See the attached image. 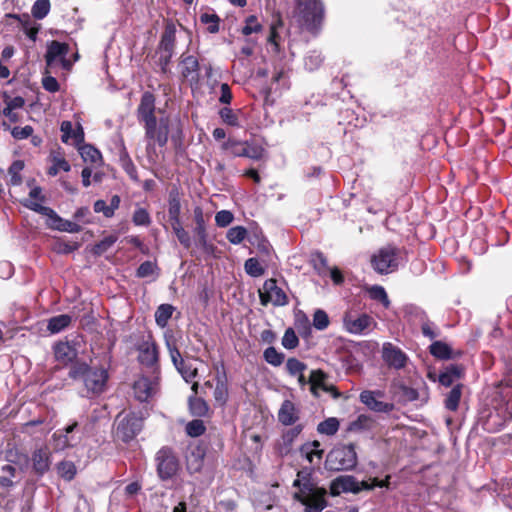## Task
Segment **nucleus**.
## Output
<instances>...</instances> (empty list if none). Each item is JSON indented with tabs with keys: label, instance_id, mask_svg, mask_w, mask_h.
<instances>
[{
	"label": "nucleus",
	"instance_id": "1",
	"mask_svg": "<svg viewBox=\"0 0 512 512\" xmlns=\"http://www.w3.org/2000/svg\"><path fill=\"white\" fill-rule=\"evenodd\" d=\"M293 486L298 490L293 497L305 506L304 512H322L328 505L327 491L311 480V473L304 469L297 473Z\"/></svg>",
	"mask_w": 512,
	"mask_h": 512
},
{
	"label": "nucleus",
	"instance_id": "2",
	"mask_svg": "<svg viewBox=\"0 0 512 512\" xmlns=\"http://www.w3.org/2000/svg\"><path fill=\"white\" fill-rule=\"evenodd\" d=\"M69 377L75 381H81L85 396L92 398L106 390L109 374L104 367L98 368L91 367L86 363H76L71 367Z\"/></svg>",
	"mask_w": 512,
	"mask_h": 512
},
{
	"label": "nucleus",
	"instance_id": "3",
	"mask_svg": "<svg viewBox=\"0 0 512 512\" xmlns=\"http://www.w3.org/2000/svg\"><path fill=\"white\" fill-rule=\"evenodd\" d=\"M30 198L24 201V206L32 211H35L47 217L46 225L57 231L78 233L81 226L75 222L63 219L52 208L41 204L45 200L42 195V189L38 186L31 189L29 193Z\"/></svg>",
	"mask_w": 512,
	"mask_h": 512
},
{
	"label": "nucleus",
	"instance_id": "4",
	"mask_svg": "<svg viewBox=\"0 0 512 512\" xmlns=\"http://www.w3.org/2000/svg\"><path fill=\"white\" fill-rule=\"evenodd\" d=\"M145 138L147 139L146 153L147 159L150 163H155L158 159V154L155 149L157 143L160 147L166 145L169 135V120L166 117H161L145 123Z\"/></svg>",
	"mask_w": 512,
	"mask_h": 512
},
{
	"label": "nucleus",
	"instance_id": "5",
	"mask_svg": "<svg viewBox=\"0 0 512 512\" xmlns=\"http://www.w3.org/2000/svg\"><path fill=\"white\" fill-rule=\"evenodd\" d=\"M323 15V6L319 0H298L294 17L302 28L316 32L322 23Z\"/></svg>",
	"mask_w": 512,
	"mask_h": 512
},
{
	"label": "nucleus",
	"instance_id": "6",
	"mask_svg": "<svg viewBox=\"0 0 512 512\" xmlns=\"http://www.w3.org/2000/svg\"><path fill=\"white\" fill-rule=\"evenodd\" d=\"M357 462L354 444L337 445L327 454L325 467L329 471H348L354 469Z\"/></svg>",
	"mask_w": 512,
	"mask_h": 512
},
{
	"label": "nucleus",
	"instance_id": "7",
	"mask_svg": "<svg viewBox=\"0 0 512 512\" xmlns=\"http://www.w3.org/2000/svg\"><path fill=\"white\" fill-rule=\"evenodd\" d=\"M156 471L162 481L172 479L179 470V460L170 447H162L155 455Z\"/></svg>",
	"mask_w": 512,
	"mask_h": 512
},
{
	"label": "nucleus",
	"instance_id": "8",
	"mask_svg": "<svg viewBox=\"0 0 512 512\" xmlns=\"http://www.w3.org/2000/svg\"><path fill=\"white\" fill-rule=\"evenodd\" d=\"M398 254L399 250L395 246H384L372 256V267L379 274L391 273L398 268Z\"/></svg>",
	"mask_w": 512,
	"mask_h": 512
},
{
	"label": "nucleus",
	"instance_id": "9",
	"mask_svg": "<svg viewBox=\"0 0 512 512\" xmlns=\"http://www.w3.org/2000/svg\"><path fill=\"white\" fill-rule=\"evenodd\" d=\"M117 421L116 436L123 442L134 439L143 427V418L135 412L119 414Z\"/></svg>",
	"mask_w": 512,
	"mask_h": 512
},
{
	"label": "nucleus",
	"instance_id": "10",
	"mask_svg": "<svg viewBox=\"0 0 512 512\" xmlns=\"http://www.w3.org/2000/svg\"><path fill=\"white\" fill-rule=\"evenodd\" d=\"M376 325L374 319L366 313L355 316L352 312H346L343 315V327L350 334H366Z\"/></svg>",
	"mask_w": 512,
	"mask_h": 512
},
{
	"label": "nucleus",
	"instance_id": "11",
	"mask_svg": "<svg viewBox=\"0 0 512 512\" xmlns=\"http://www.w3.org/2000/svg\"><path fill=\"white\" fill-rule=\"evenodd\" d=\"M373 486L368 485L366 482H358L354 476L342 475L335 478L330 484V493L332 496H338L341 493H358L361 490H369Z\"/></svg>",
	"mask_w": 512,
	"mask_h": 512
},
{
	"label": "nucleus",
	"instance_id": "12",
	"mask_svg": "<svg viewBox=\"0 0 512 512\" xmlns=\"http://www.w3.org/2000/svg\"><path fill=\"white\" fill-rule=\"evenodd\" d=\"M259 297L262 305L271 302L275 306H285L288 304V298L285 292L277 286L276 280L267 279L263 287L259 290Z\"/></svg>",
	"mask_w": 512,
	"mask_h": 512
},
{
	"label": "nucleus",
	"instance_id": "13",
	"mask_svg": "<svg viewBox=\"0 0 512 512\" xmlns=\"http://www.w3.org/2000/svg\"><path fill=\"white\" fill-rule=\"evenodd\" d=\"M381 354L385 364L396 370L403 369L409 359L401 348L390 342L383 343Z\"/></svg>",
	"mask_w": 512,
	"mask_h": 512
},
{
	"label": "nucleus",
	"instance_id": "14",
	"mask_svg": "<svg viewBox=\"0 0 512 512\" xmlns=\"http://www.w3.org/2000/svg\"><path fill=\"white\" fill-rule=\"evenodd\" d=\"M69 52V46L66 43H61L58 41H52L47 47V51L45 54V60L47 66H53L57 62H60L62 67L65 69H69L71 63L66 59V56Z\"/></svg>",
	"mask_w": 512,
	"mask_h": 512
},
{
	"label": "nucleus",
	"instance_id": "15",
	"mask_svg": "<svg viewBox=\"0 0 512 512\" xmlns=\"http://www.w3.org/2000/svg\"><path fill=\"white\" fill-rule=\"evenodd\" d=\"M383 395V392L379 390H364L360 393L359 399L368 409L374 412L389 413L394 409V405L378 400V398L383 397Z\"/></svg>",
	"mask_w": 512,
	"mask_h": 512
},
{
	"label": "nucleus",
	"instance_id": "16",
	"mask_svg": "<svg viewBox=\"0 0 512 512\" xmlns=\"http://www.w3.org/2000/svg\"><path fill=\"white\" fill-rule=\"evenodd\" d=\"M13 451L5 452V459H0V487L10 489L14 487V478L17 476V470L12 464Z\"/></svg>",
	"mask_w": 512,
	"mask_h": 512
},
{
	"label": "nucleus",
	"instance_id": "17",
	"mask_svg": "<svg viewBox=\"0 0 512 512\" xmlns=\"http://www.w3.org/2000/svg\"><path fill=\"white\" fill-rule=\"evenodd\" d=\"M180 74L183 79L191 84H197L199 81V61L193 55L182 54L179 62Z\"/></svg>",
	"mask_w": 512,
	"mask_h": 512
},
{
	"label": "nucleus",
	"instance_id": "18",
	"mask_svg": "<svg viewBox=\"0 0 512 512\" xmlns=\"http://www.w3.org/2000/svg\"><path fill=\"white\" fill-rule=\"evenodd\" d=\"M135 397L143 402L152 397L158 390V380L156 377H141L133 385Z\"/></svg>",
	"mask_w": 512,
	"mask_h": 512
},
{
	"label": "nucleus",
	"instance_id": "19",
	"mask_svg": "<svg viewBox=\"0 0 512 512\" xmlns=\"http://www.w3.org/2000/svg\"><path fill=\"white\" fill-rule=\"evenodd\" d=\"M137 117L139 122L143 124L155 120V97L152 93H143L137 108Z\"/></svg>",
	"mask_w": 512,
	"mask_h": 512
},
{
	"label": "nucleus",
	"instance_id": "20",
	"mask_svg": "<svg viewBox=\"0 0 512 512\" xmlns=\"http://www.w3.org/2000/svg\"><path fill=\"white\" fill-rule=\"evenodd\" d=\"M206 448L202 445H196L190 448L186 455V468L190 474L199 473L204 466Z\"/></svg>",
	"mask_w": 512,
	"mask_h": 512
},
{
	"label": "nucleus",
	"instance_id": "21",
	"mask_svg": "<svg viewBox=\"0 0 512 512\" xmlns=\"http://www.w3.org/2000/svg\"><path fill=\"white\" fill-rule=\"evenodd\" d=\"M32 469L38 476H43L50 469L51 453L48 448H39L32 453Z\"/></svg>",
	"mask_w": 512,
	"mask_h": 512
},
{
	"label": "nucleus",
	"instance_id": "22",
	"mask_svg": "<svg viewBox=\"0 0 512 512\" xmlns=\"http://www.w3.org/2000/svg\"><path fill=\"white\" fill-rule=\"evenodd\" d=\"M53 351L55 359L63 365L72 363L78 355V351L75 346L67 341H60L56 343L53 347Z\"/></svg>",
	"mask_w": 512,
	"mask_h": 512
},
{
	"label": "nucleus",
	"instance_id": "23",
	"mask_svg": "<svg viewBox=\"0 0 512 512\" xmlns=\"http://www.w3.org/2000/svg\"><path fill=\"white\" fill-rule=\"evenodd\" d=\"M320 446L321 444L317 440L306 442L300 447V454L310 464L319 465L324 454V450Z\"/></svg>",
	"mask_w": 512,
	"mask_h": 512
},
{
	"label": "nucleus",
	"instance_id": "24",
	"mask_svg": "<svg viewBox=\"0 0 512 512\" xmlns=\"http://www.w3.org/2000/svg\"><path fill=\"white\" fill-rule=\"evenodd\" d=\"M193 214L196 223L195 233L199 237L200 244L207 252H212L214 250V246L212 244H208L207 242L205 220L202 208L199 206L195 207L193 210Z\"/></svg>",
	"mask_w": 512,
	"mask_h": 512
},
{
	"label": "nucleus",
	"instance_id": "25",
	"mask_svg": "<svg viewBox=\"0 0 512 512\" xmlns=\"http://www.w3.org/2000/svg\"><path fill=\"white\" fill-rule=\"evenodd\" d=\"M278 419L286 426L294 424L299 419L298 409L293 402L285 400L282 403L278 412Z\"/></svg>",
	"mask_w": 512,
	"mask_h": 512
},
{
	"label": "nucleus",
	"instance_id": "26",
	"mask_svg": "<svg viewBox=\"0 0 512 512\" xmlns=\"http://www.w3.org/2000/svg\"><path fill=\"white\" fill-rule=\"evenodd\" d=\"M175 34V26L173 24L167 25L161 37L159 52L173 55L176 41Z\"/></svg>",
	"mask_w": 512,
	"mask_h": 512
},
{
	"label": "nucleus",
	"instance_id": "27",
	"mask_svg": "<svg viewBox=\"0 0 512 512\" xmlns=\"http://www.w3.org/2000/svg\"><path fill=\"white\" fill-rule=\"evenodd\" d=\"M139 361L146 366H153L158 361V349L154 343H143L139 348Z\"/></svg>",
	"mask_w": 512,
	"mask_h": 512
},
{
	"label": "nucleus",
	"instance_id": "28",
	"mask_svg": "<svg viewBox=\"0 0 512 512\" xmlns=\"http://www.w3.org/2000/svg\"><path fill=\"white\" fill-rule=\"evenodd\" d=\"M327 375L321 370H313L309 377V383L311 384V392L317 395V390L321 389L327 392L335 390L333 385L326 384Z\"/></svg>",
	"mask_w": 512,
	"mask_h": 512
},
{
	"label": "nucleus",
	"instance_id": "29",
	"mask_svg": "<svg viewBox=\"0 0 512 512\" xmlns=\"http://www.w3.org/2000/svg\"><path fill=\"white\" fill-rule=\"evenodd\" d=\"M375 426V420L367 414H360L355 420L351 421L347 427V431L360 433L372 430Z\"/></svg>",
	"mask_w": 512,
	"mask_h": 512
},
{
	"label": "nucleus",
	"instance_id": "30",
	"mask_svg": "<svg viewBox=\"0 0 512 512\" xmlns=\"http://www.w3.org/2000/svg\"><path fill=\"white\" fill-rule=\"evenodd\" d=\"M49 158L52 163V165L48 169V174L50 176H56L61 170L64 172L70 171V164L68 163V161H66V159L59 150L52 151Z\"/></svg>",
	"mask_w": 512,
	"mask_h": 512
},
{
	"label": "nucleus",
	"instance_id": "31",
	"mask_svg": "<svg viewBox=\"0 0 512 512\" xmlns=\"http://www.w3.org/2000/svg\"><path fill=\"white\" fill-rule=\"evenodd\" d=\"M462 374L463 368L461 366L451 364L442 373H440L439 382L443 386L449 387L454 381L461 378Z\"/></svg>",
	"mask_w": 512,
	"mask_h": 512
},
{
	"label": "nucleus",
	"instance_id": "32",
	"mask_svg": "<svg viewBox=\"0 0 512 512\" xmlns=\"http://www.w3.org/2000/svg\"><path fill=\"white\" fill-rule=\"evenodd\" d=\"M302 431V426L297 425L289 430H287L282 435V444L279 445V452L281 455H287L292 448V444L294 440L299 436Z\"/></svg>",
	"mask_w": 512,
	"mask_h": 512
},
{
	"label": "nucleus",
	"instance_id": "33",
	"mask_svg": "<svg viewBox=\"0 0 512 512\" xmlns=\"http://www.w3.org/2000/svg\"><path fill=\"white\" fill-rule=\"evenodd\" d=\"M60 129L62 132V137H61L62 142L68 143V141L71 138H73L75 140V142H77V143L83 141V138H84L83 131L81 129H79L78 131L75 132L73 130V125L70 121H63L61 123Z\"/></svg>",
	"mask_w": 512,
	"mask_h": 512
},
{
	"label": "nucleus",
	"instance_id": "34",
	"mask_svg": "<svg viewBox=\"0 0 512 512\" xmlns=\"http://www.w3.org/2000/svg\"><path fill=\"white\" fill-rule=\"evenodd\" d=\"M71 321L72 317L68 314L57 315L49 320L47 328L53 334L59 333L68 327Z\"/></svg>",
	"mask_w": 512,
	"mask_h": 512
},
{
	"label": "nucleus",
	"instance_id": "35",
	"mask_svg": "<svg viewBox=\"0 0 512 512\" xmlns=\"http://www.w3.org/2000/svg\"><path fill=\"white\" fill-rule=\"evenodd\" d=\"M79 152L82 159L85 162H90L91 164H99L102 160L101 153L98 149L93 147L92 145L85 144L79 147Z\"/></svg>",
	"mask_w": 512,
	"mask_h": 512
},
{
	"label": "nucleus",
	"instance_id": "36",
	"mask_svg": "<svg viewBox=\"0 0 512 512\" xmlns=\"http://www.w3.org/2000/svg\"><path fill=\"white\" fill-rule=\"evenodd\" d=\"M189 409L192 415L197 417H204L208 414L209 406L204 399L190 396Z\"/></svg>",
	"mask_w": 512,
	"mask_h": 512
},
{
	"label": "nucleus",
	"instance_id": "37",
	"mask_svg": "<svg viewBox=\"0 0 512 512\" xmlns=\"http://www.w3.org/2000/svg\"><path fill=\"white\" fill-rule=\"evenodd\" d=\"M283 25L282 20L279 16L270 26V34L268 37V43L271 46L272 51L275 54L280 53V36L277 32L278 27Z\"/></svg>",
	"mask_w": 512,
	"mask_h": 512
},
{
	"label": "nucleus",
	"instance_id": "38",
	"mask_svg": "<svg viewBox=\"0 0 512 512\" xmlns=\"http://www.w3.org/2000/svg\"><path fill=\"white\" fill-rule=\"evenodd\" d=\"M174 307L171 304H161L155 312V321L161 328L166 327L169 319L172 317Z\"/></svg>",
	"mask_w": 512,
	"mask_h": 512
},
{
	"label": "nucleus",
	"instance_id": "39",
	"mask_svg": "<svg viewBox=\"0 0 512 512\" xmlns=\"http://www.w3.org/2000/svg\"><path fill=\"white\" fill-rule=\"evenodd\" d=\"M213 395H214L215 401L219 405L223 406L227 402L228 388H227L226 380L219 375L216 377V386H215Z\"/></svg>",
	"mask_w": 512,
	"mask_h": 512
},
{
	"label": "nucleus",
	"instance_id": "40",
	"mask_svg": "<svg viewBox=\"0 0 512 512\" xmlns=\"http://www.w3.org/2000/svg\"><path fill=\"white\" fill-rule=\"evenodd\" d=\"M430 353L438 359H450L452 350L450 346L442 341H435L429 347Z\"/></svg>",
	"mask_w": 512,
	"mask_h": 512
},
{
	"label": "nucleus",
	"instance_id": "41",
	"mask_svg": "<svg viewBox=\"0 0 512 512\" xmlns=\"http://www.w3.org/2000/svg\"><path fill=\"white\" fill-rule=\"evenodd\" d=\"M56 469L58 475L66 481H71L76 475V466L72 461H61Z\"/></svg>",
	"mask_w": 512,
	"mask_h": 512
},
{
	"label": "nucleus",
	"instance_id": "42",
	"mask_svg": "<svg viewBox=\"0 0 512 512\" xmlns=\"http://www.w3.org/2000/svg\"><path fill=\"white\" fill-rule=\"evenodd\" d=\"M368 293L371 299L375 301H379L382 303V305L385 308H389L390 306V300L388 298V295L384 289V287L380 285H373L368 288Z\"/></svg>",
	"mask_w": 512,
	"mask_h": 512
},
{
	"label": "nucleus",
	"instance_id": "43",
	"mask_svg": "<svg viewBox=\"0 0 512 512\" xmlns=\"http://www.w3.org/2000/svg\"><path fill=\"white\" fill-rule=\"evenodd\" d=\"M339 429V421L337 418L331 417L322 422L317 426V431L320 434L332 436L337 433Z\"/></svg>",
	"mask_w": 512,
	"mask_h": 512
},
{
	"label": "nucleus",
	"instance_id": "44",
	"mask_svg": "<svg viewBox=\"0 0 512 512\" xmlns=\"http://www.w3.org/2000/svg\"><path fill=\"white\" fill-rule=\"evenodd\" d=\"M461 388L460 384L454 386L452 390L448 393L447 398L445 400V407L450 411H455L458 408L460 398H461Z\"/></svg>",
	"mask_w": 512,
	"mask_h": 512
},
{
	"label": "nucleus",
	"instance_id": "45",
	"mask_svg": "<svg viewBox=\"0 0 512 512\" xmlns=\"http://www.w3.org/2000/svg\"><path fill=\"white\" fill-rule=\"evenodd\" d=\"M247 236V229L243 226L231 227L226 234L228 241L234 245L240 244Z\"/></svg>",
	"mask_w": 512,
	"mask_h": 512
},
{
	"label": "nucleus",
	"instance_id": "46",
	"mask_svg": "<svg viewBox=\"0 0 512 512\" xmlns=\"http://www.w3.org/2000/svg\"><path fill=\"white\" fill-rule=\"evenodd\" d=\"M219 116L221 120L227 125L233 127L240 126L238 112L232 110L229 107H223L222 109H220Z\"/></svg>",
	"mask_w": 512,
	"mask_h": 512
},
{
	"label": "nucleus",
	"instance_id": "47",
	"mask_svg": "<svg viewBox=\"0 0 512 512\" xmlns=\"http://www.w3.org/2000/svg\"><path fill=\"white\" fill-rule=\"evenodd\" d=\"M264 152L265 150L262 146L244 141L243 157L259 160L263 157Z\"/></svg>",
	"mask_w": 512,
	"mask_h": 512
},
{
	"label": "nucleus",
	"instance_id": "48",
	"mask_svg": "<svg viewBox=\"0 0 512 512\" xmlns=\"http://www.w3.org/2000/svg\"><path fill=\"white\" fill-rule=\"evenodd\" d=\"M263 357L267 363L275 367L280 366L284 361V354L272 346L265 349Z\"/></svg>",
	"mask_w": 512,
	"mask_h": 512
},
{
	"label": "nucleus",
	"instance_id": "49",
	"mask_svg": "<svg viewBox=\"0 0 512 512\" xmlns=\"http://www.w3.org/2000/svg\"><path fill=\"white\" fill-rule=\"evenodd\" d=\"M50 11V1L49 0H36L34 5L32 6V15L35 19H43L45 18Z\"/></svg>",
	"mask_w": 512,
	"mask_h": 512
},
{
	"label": "nucleus",
	"instance_id": "50",
	"mask_svg": "<svg viewBox=\"0 0 512 512\" xmlns=\"http://www.w3.org/2000/svg\"><path fill=\"white\" fill-rule=\"evenodd\" d=\"M222 149L229 151L235 157H243L244 141L228 139L222 144Z\"/></svg>",
	"mask_w": 512,
	"mask_h": 512
},
{
	"label": "nucleus",
	"instance_id": "51",
	"mask_svg": "<svg viewBox=\"0 0 512 512\" xmlns=\"http://www.w3.org/2000/svg\"><path fill=\"white\" fill-rule=\"evenodd\" d=\"M323 62V57L320 52L314 50L308 53L304 59L305 68L309 71L318 69Z\"/></svg>",
	"mask_w": 512,
	"mask_h": 512
},
{
	"label": "nucleus",
	"instance_id": "52",
	"mask_svg": "<svg viewBox=\"0 0 512 512\" xmlns=\"http://www.w3.org/2000/svg\"><path fill=\"white\" fill-rule=\"evenodd\" d=\"M245 271L252 277L262 276L265 272L263 266L257 258H249L245 261Z\"/></svg>",
	"mask_w": 512,
	"mask_h": 512
},
{
	"label": "nucleus",
	"instance_id": "53",
	"mask_svg": "<svg viewBox=\"0 0 512 512\" xmlns=\"http://www.w3.org/2000/svg\"><path fill=\"white\" fill-rule=\"evenodd\" d=\"M176 369L186 382H191L197 376V368L185 360Z\"/></svg>",
	"mask_w": 512,
	"mask_h": 512
},
{
	"label": "nucleus",
	"instance_id": "54",
	"mask_svg": "<svg viewBox=\"0 0 512 512\" xmlns=\"http://www.w3.org/2000/svg\"><path fill=\"white\" fill-rule=\"evenodd\" d=\"M205 431V424L203 420L200 419L192 420L186 425V433L191 437H199L203 435Z\"/></svg>",
	"mask_w": 512,
	"mask_h": 512
},
{
	"label": "nucleus",
	"instance_id": "55",
	"mask_svg": "<svg viewBox=\"0 0 512 512\" xmlns=\"http://www.w3.org/2000/svg\"><path fill=\"white\" fill-rule=\"evenodd\" d=\"M132 221L136 226H148L151 218L145 208H138L133 213Z\"/></svg>",
	"mask_w": 512,
	"mask_h": 512
},
{
	"label": "nucleus",
	"instance_id": "56",
	"mask_svg": "<svg viewBox=\"0 0 512 512\" xmlns=\"http://www.w3.org/2000/svg\"><path fill=\"white\" fill-rule=\"evenodd\" d=\"M299 340L298 337L293 330V328L286 329L283 338H282V345L286 349H294L298 346Z\"/></svg>",
	"mask_w": 512,
	"mask_h": 512
},
{
	"label": "nucleus",
	"instance_id": "57",
	"mask_svg": "<svg viewBox=\"0 0 512 512\" xmlns=\"http://www.w3.org/2000/svg\"><path fill=\"white\" fill-rule=\"evenodd\" d=\"M313 325L318 330H324L329 325V317L324 310L318 309L313 315Z\"/></svg>",
	"mask_w": 512,
	"mask_h": 512
},
{
	"label": "nucleus",
	"instance_id": "58",
	"mask_svg": "<svg viewBox=\"0 0 512 512\" xmlns=\"http://www.w3.org/2000/svg\"><path fill=\"white\" fill-rule=\"evenodd\" d=\"M200 20L204 24H208V31L216 33L219 31V17L216 14L204 13L200 16Z\"/></svg>",
	"mask_w": 512,
	"mask_h": 512
},
{
	"label": "nucleus",
	"instance_id": "59",
	"mask_svg": "<svg viewBox=\"0 0 512 512\" xmlns=\"http://www.w3.org/2000/svg\"><path fill=\"white\" fill-rule=\"evenodd\" d=\"M181 204L177 193H170L168 201V215L169 217L180 216Z\"/></svg>",
	"mask_w": 512,
	"mask_h": 512
},
{
	"label": "nucleus",
	"instance_id": "60",
	"mask_svg": "<svg viewBox=\"0 0 512 512\" xmlns=\"http://www.w3.org/2000/svg\"><path fill=\"white\" fill-rule=\"evenodd\" d=\"M3 99L5 103V109L17 110L21 109L25 105V100L21 96L11 98L6 92L3 93Z\"/></svg>",
	"mask_w": 512,
	"mask_h": 512
},
{
	"label": "nucleus",
	"instance_id": "61",
	"mask_svg": "<svg viewBox=\"0 0 512 512\" xmlns=\"http://www.w3.org/2000/svg\"><path fill=\"white\" fill-rule=\"evenodd\" d=\"M53 438L56 442V449L63 450L75 444V439L73 436L62 435L61 433H54Z\"/></svg>",
	"mask_w": 512,
	"mask_h": 512
},
{
	"label": "nucleus",
	"instance_id": "62",
	"mask_svg": "<svg viewBox=\"0 0 512 512\" xmlns=\"http://www.w3.org/2000/svg\"><path fill=\"white\" fill-rule=\"evenodd\" d=\"M24 168V163L20 160H17L12 163V165L9 168V174L11 176V183L13 185H19L21 183V176L20 172Z\"/></svg>",
	"mask_w": 512,
	"mask_h": 512
},
{
	"label": "nucleus",
	"instance_id": "63",
	"mask_svg": "<svg viewBox=\"0 0 512 512\" xmlns=\"http://www.w3.org/2000/svg\"><path fill=\"white\" fill-rule=\"evenodd\" d=\"M262 26L258 22L256 16L251 15L246 19L245 26L242 28V33L244 35H250L252 33H257L261 30Z\"/></svg>",
	"mask_w": 512,
	"mask_h": 512
},
{
	"label": "nucleus",
	"instance_id": "64",
	"mask_svg": "<svg viewBox=\"0 0 512 512\" xmlns=\"http://www.w3.org/2000/svg\"><path fill=\"white\" fill-rule=\"evenodd\" d=\"M234 220L232 212L228 210H221L215 215L216 225L219 227H226L230 225Z\"/></svg>",
	"mask_w": 512,
	"mask_h": 512
}]
</instances>
